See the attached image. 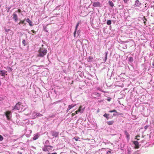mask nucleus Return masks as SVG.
<instances>
[{
  "instance_id": "b1692460",
  "label": "nucleus",
  "mask_w": 154,
  "mask_h": 154,
  "mask_svg": "<svg viewBox=\"0 0 154 154\" xmlns=\"http://www.w3.org/2000/svg\"><path fill=\"white\" fill-rule=\"evenodd\" d=\"M22 44L24 46H26V41L25 40H23L22 41Z\"/></svg>"
},
{
  "instance_id": "e433bc0d",
  "label": "nucleus",
  "mask_w": 154,
  "mask_h": 154,
  "mask_svg": "<svg viewBox=\"0 0 154 154\" xmlns=\"http://www.w3.org/2000/svg\"><path fill=\"white\" fill-rule=\"evenodd\" d=\"M10 29H6L5 30V31L6 32H8L9 31H10Z\"/></svg>"
},
{
  "instance_id": "37998d69",
  "label": "nucleus",
  "mask_w": 154,
  "mask_h": 154,
  "mask_svg": "<svg viewBox=\"0 0 154 154\" xmlns=\"http://www.w3.org/2000/svg\"><path fill=\"white\" fill-rule=\"evenodd\" d=\"M48 154H57V153L56 152H54V153H53L52 154H51L50 153H48Z\"/></svg>"
},
{
  "instance_id": "dca6fc26",
  "label": "nucleus",
  "mask_w": 154,
  "mask_h": 154,
  "mask_svg": "<svg viewBox=\"0 0 154 154\" xmlns=\"http://www.w3.org/2000/svg\"><path fill=\"white\" fill-rule=\"evenodd\" d=\"M109 5L111 7H113V6L114 5L113 3L112 2V1H109Z\"/></svg>"
},
{
  "instance_id": "a211bd4d",
  "label": "nucleus",
  "mask_w": 154,
  "mask_h": 154,
  "mask_svg": "<svg viewBox=\"0 0 154 154\" xmlns=\"http://www.w3.org/2000/svg\"><path fill=\"white\" fill-rule=\"evenodd\" d=\"M93 57H91V56H89V57H88V62H90V61H92V60L93 59Z\"/></svg>"
},
{
  "instance_id": "72a5a7b5",
  "label": "nucleus",
  "mask_w": 154,
  "mask_h": 154,
  "mask_svg": "<svg viewBox=\"0 0 154 154\" xmlns=\"http://www.w3.org/2000/svg\"><path fill=\"white\" fill-rule=\"evenodd\" d=\"M47 27H44V31H45L46 32H48V31L46 30Z\"/></svg>"
},
{
  "instance_id": "f03ea898",
  "label": "nucleus",
  "mask_w": 154,
  "mask_h": 154,
  "mask_svg": "<svg viewBox=\"0 0 154 154\" xmlns=\"http://www.w3.org/2000/svg\"><path fill=\"white\" fill-rule=\"evenodd\" d=\"M7 119L9 120L11 117V113L10 111H7L5 113Z\"/></svg>"
},
{
  "instance_id": "39448f33",
  "label": "nucleus",
  "mask_w": 154,
  "mask_h": 154,
  "mask_svg": "<svg viewBox=\"0 0 154 154\" xmlns=\"http://www.w3.org/2000/svg\"><path fill=\"white\" fill-rule=\"evenodd\" d=\"M51 133L52 136L55 137H57L59 134V133L58 132L55 131H51Z\"/></svg>"
},
{
  "instance_id": "4468645a",
  "label": "nucleus",
  "mask_w": 154,
  "mask_h": 154,
  "mask_svg": "<svg viewBox=\"0 0 154 154\" xmlns=\"http://www.w3.org/2000/svg\"><path fill=\"white\" fill-rule=\"evenodd\" d=\"M109 114H106V113H105L103 116L105 117L108 120L109 119Z\"/></svg>"
},
{
  "instance_id": "5701e85b",
  "label": "nucleus",
  "mask_w": 154,
  "mask_h": 154,
  "mask_svg": "<svg viewBox=\"0 0 154 154\" xmlns=\"http://www.w3.org/2000/svg\"><path fill=\"white\" fill-rule=\"evenodd\" d=\"M25 20V19H24L23 21H22V20L20 21V22L18 23V24L20 25L21 23L22 24H26L24 23Z\"/></svg>"
},
{
  "instance_id": "c03bdc74",
  "label": "nucleus",
  "mask_w": 154,
  "mask_h": 154,
  "mask_svg": "<svg viewBox=\"0 0 154 154\" xmlns=\"http://www.w3.org/2000/svg\"><path fill=\"white\" fill-rule=\"evenodd\" d=\"M107 100L108 101H110V98H108L107 99Z\"/></svg>"
},
{
  "instance_id": "09e8293b",
  "label": "nucleus",
  "mask_w": 154,
  "mask_h": 154,
  "mask_svg": "<svg viewBox=\"0 0 154 154\" xmlns=\"http://www.w3.org/2000/svg\"><path fill=\"white\" fill-rule=\"evenodd\" d=\"M110 152H111L110 151H108V152H107V153H108V152H110Z\"/></svg>"
},
{
  "instance_id": "a878e982",
  "label": "nucleus",
  "mask_w": 154,
  "mask_h": 154,
  "mask_svg": "<svg viewBox=\"0 0 154 154\" xmlns=\"http://www.w3.org/2000/svg\"><path fill=\"white\" fill-rule=\"evenodd\" d=\"M107 24L108 25H110L111 24V21L110 20H108L107 22Z\"/></svg>"
},
{
  "instance_id": "58836bf2",
  "label": "nucleus",
  "mask_w": 154,
  "mask_h": 154,
  "mask_svg": "<svg viewBox=\"0 0 154 154\" xmlns=\"http://www.w3.org/2000/svg\"><path fill=\"white\" fill-rule=\"evenodd\" d=\"M148 126L147 125L146 126L144 127V128L145 129H146L148 128Z\"/></svg>"
},
{
  "instance_id": "8fccbe9b",
  "label": "nucleus",
  "mask_w": 154,
  "mask_h": 154,
  "mask_svg": "<svg viewBox=\"0 0 154 154\" xmlns=\"http://www.w3.org/2000/svg\"><path fill=\"white\" fill-rule=\"evenodd\" d=\"M19 154H22V153H20Z\"/></svg>"
},
{
  "instance_id": "9b49d317",
  "label": "nucleus",
  "mask_w": 154,
  "mask_h": 154,
  "mask_svg": "<svg viewBox=\"0 0 154 154\" xmlns=\"http://www.w3.org/2000/svg\"><path fill=\"white\" fill-rule=\"evenodd\" d=\"M133 143L135 145L136 148L138 149L139 148V143L137 141H134L133 142Z\"/></svg>"
},
{
  "instance_id": "aec40b11",
  "label": "nucleus",
  "mask_w": 154,
  "mask_h": 154,
  "mask_svg": "<svg viewBox=\"0 0 154 154\" xmlns=\"http://www.w3.org/2000/svg\"><path fill=\"white\" fill-rule=\"evenodd\" d=\"M42 149L43 151L45 152L48 151V149L47 147L45 146V147L43 148Z\"/></svg>"
},
{
  "instance_id": "4c0bfd02",
  "label": "nucleus",
  "mask_w": 154,
  "mask_h": 154,
  "mask_svg": "<svg viewBox=\"0 0 154 154\" xmlns=\"http://www.w3.org/2000/svg\"><path fill=\"white\" fill-rule=\"evenodd\" d=\"M123 1L125 3H127L129 0H123Z\"/></svg>"
},
{
  "instance_id": "423d86ee",
  "label": "nucleus",
  "mask_w": 154,
  "mask_h": 154,
  "mask_svg": "<svg viewBox=\"0 0 154 154\" xmlns=\"http://www.w3.org/2000/svg\"><path fill=\"white\" fill-rule=\"evenodd\" d=\"M92 5L94 7H100L101 6V4L99 2H94L93 3Z\"/></svg>"
},
{
  "instance_id": "6e6552de",
  "label": "nucleus",
  "mask_w": 154,
  "mask_h": 154,
  "mask_svg": "<svg viewBox=\"0 0 154 154\" xmlns=\"http://www.w3.org/2000/svg\"><path fill=\"white\" fill-rule=\"evenodd\" d=\"M141 4V3L138 0H137L135 1V3L134 5L135 7H138Z\"/></svg>"
},
{
  "instance_id": "de8ad7c7",
  "label": "nucleus",
  "mask_w": 154,
  "mask_h": 154,
  "mask_svg": "<svg viewBox=\"0 0 154 154\" xmlns=\"http://www.w3.org/2000/svg\"><path fill=\"white\" fill-rule=\"evenodd\" d=\"M152 65L154 66V62L153 63Z\"/></svg>"
},
{
  "instance_id": "6ab92c4d",
  "label": "nucleus",
  "mask_w": 154,
  "mask_h": 154,
  "mask_svg": "<svg viewBox=\"0 0 154 154\" xmlns=\"http://www.w3.org/2000/svg\"><path fill=\"white\" fill-rule=\"evenodd\" d=\"M108 55V52H105V58L104 60V62H106V60L107 59V56Z\"/></svg>"
},
{
  "instance_id": "1a4fd4ad",
  "label": "nucleus",
  "mask_w": 154,
  "mask_h": 154,
  "mask_svg": "<svg viewBox=\"0 0 154 154\" xmlns=\"http://www.w3.org/2000/svg\"><path fill=\"white\" fill-rule=\"evenodd\" d=\"M82 108V106H79L78 109L77 110L75 111V113L76 114H78V113H79V112H80L81 113H82L83 112V110L82 111L81 110V109Z\"/></svg>"
},
{
  "instance_id": "cd10ccee",
  "label": "nucleus",
  "mask_w": 154,
  "mask_h": 154,
  "mask_svg": "<svg viewBox=\"0 0 154 154\" xmlns=\"http://www.w3.org/2000/svg\"><path fill=\"white\" fill-rule=\"evenodd\" d=\"M118 6L120 8V9H122L123 8V5H119Z\"/></svg>"
},
{
  "instance_id": "c756f323",
  "label": "nucleus",
  "mask_w": 154,
  "mask_h": 154,
  "mask_svg": "<svg viewBox=\"0 0 154 154\" xmlns=\"http://www.w3.org/2000/svg\"><path fill=\"white\" fill-rule=\"evenodd\" d=\"M109 112H115L116 113L117 112V111L116 110L114 109L112 110H110L109 111Z\"/></svg>"
},
{
  "instance_id": "79ce46f5",
  "label": "nucleus",
  "mask_w": 154,
  "mask_h": 154,
  "mask_svg": "<svg viewBox=\"0 0 154 154\" xmlns=\"http://www.w3.org/2000/svg\"><path fill=\"white\" fill-rule=\"evenodd\" d=\"M33 33H35V31H34V30H32L31 31Z\"/></svg>"
},
{
  "instance_id": "f3484780",
  "label": "nucleus",
  "mask_w": 154,
  "mask_h": 154,
  "mask_svg": "<svg viewBox=\"0 0 154 154\" xmlns=\"http://www.w3.org/2000/svg\"><path fill=\"white\" fill-rule=\"evenodd\" d=\"M125 135L126 136V137L127 138H129V135L128 134V133L127 132V131H125Z\"/></svg>"
},
{
  "instance_id": "473e14b6",
  "label": "nucleus",
  "mask_w": 154,
  "mask_h": 154,
  "mask_svg": "<svg viewBox=\"0 0 154 154\" xmlns=\"http://www.w3.org/2000/svg\"><path fill=\"white\" fill-rule=\"evenodd\" d=\"M3 139V137L1 135H0V141H2Z\"/></svg>"
},
{
  "instance_id": "3c124183",
  "label": "nucleus",
  "mask_w": 154,
  "mask_h": 154,
  "mask_svg": "<svg viewBox=\"0 0 154 154\" xmlns=\"http://www.w3.org/2000/svg\"><path fill=\"white\" fill-rule=\"evenodd\" d=\"M73 82V81H72V82Z\"/></svg>"
},
{
  "instance_id": "393cba45",
  "label": "nucleus",
  "mask_w": 154,
  "mask_h": 154,
  "mask_svg": "<svg viewBox=\"0 0 154 154\" xmlns=\"http://www.w3.org/2000/svg\"><path fill=\"white\" fill-rule=\"evenodd\" d=\"M79 23H77V25H76V28H75V31L74 32V36H75V32H76L77 29V27H78V26L79 25Z\"/></svg>"
},
{
  "instance_id": "4be33fe9",
  "label": "nucleus",
  "mask_w": 154,
  "mask_h": 154,
  "mask_svg": "<svg viewBox=\"0 0 154 154\" xmlns=\"http://www.w3.org/2000/svg\"><path fill=\"white\" fill-rule=\"evenodd\" d=\"M143 20L144 21L143 23L145 25L146 24V21H147V19L144 16L143 18Z\"/></svg>"
},
{
  "instance_id": "f8f14e48",
  "label": "nucleus",
  "mask_w": 154,
  "mask_h": 154,
  "mask_svg": "<svg viewBox=\"0 0 154 154\" xmlns=\"http://www.w3.org/2000/svg\"><path fill=\"white\" fill-rule=\"evenodd\" d=\"M42 114L40 113H36V114L32 116L33 119H35L37 117H39L42 116Z\"/></svg>"
},
{
  "instance_id": "9d476101",
  "label": "nucleus",
  "mask_w": 154,
  "mask_h": 154,
  "mask_svg": "<svg viewBox=\"0 0 154 154\" xmlns=\"http://www.w3.org/2000/svg\"><path fill=\"white\" fill-rule=\"evenodd\" d=\"M26 21L27 22L29 23V26H32V22L31 21L29 18H27L26 19Z\"/></svg>"
},
{
  "instance_id": "bb28decb",
  "label": "nucleus",
  "mask_w": 154,
  "mask_h": 154,
  "mask_svg": "<svg viewBox=\"0 0 154 154\" xmlns=\"http://www.w3.org/2000/svg\"><path fill=\"white\" fill-rule=\"evenodd\" d=\"M133 59L132 57H130L129 59V61L130 62H132L133 61Z\"/></svg>"
},
{
  "instance_id": "7ed1b4c3",
  "label": "nucleus",
  "mask_w": 154,
  "mask_h": 154,
  "mask_svg": "<svg viewBox=\"0 0 154 154\" xmlns=\"http://www.w3.org/2000/svg\"><path fill=\"white\" fill-rule=\"evenodd\" d=\"M21 103L20 102H18L17 103L16 105L13 108V110L17 109L19 110L20 109V105Z\"/></svg>"
},
{
  "instance_id": "412c9836",
  "label": "nucleus",
  "mask_w": 154,
  "mask_h": 154,
  "mask_svg": "<svg viewBox=\"0 0 154 154\" xmlns=\"http://www.w3.org/2000/svg\"><path fill=\"white\" fill-rule=\"evenodd\" d=\"M38 135H34L33 138V140H36L38 138Z\"/></svg>"
},
{
  "instance_id": "ea45409f",
  "label": "nucleus",
  "mask_w": 154,
  "mask_h": 154,
  "mask_svg": "<svg viewBox=\"0 0 154 154\" xmlns=\"http://www.w3.org/2000/svg\"><path fill=\"white\" fill-rule=\"evenodd\" d=\"M17 11H17H18L20 13V12H21V10H20V9H18V11Z\"/></svg>"
},
{
  "instance_id": "49530a36",
  "label": "nucleus",
  "mask_w": 154,
  "mask_h": 154,
  "mask_svg": "<svg viewBox=\"0 0 154 154\" xmlns=\"http://www.w3.org/2000/svg\"><path fill=\"white\" fill-rule=\"evenodd\" d=\"M1 84H2L1 82V81H0V85H1Z\"/></svg>"
},
{
  "instance_id": "c85d7f7f",
  "label": "nucleus",
  "mask_w": 154,
  "mask_h": 154,
  "mask_svg": "<svg viewBox=\"0 0 154 154\" xmlns=\"http://www.w3.org/2000/svg\"><path fill=\"white\" fill-rule=\"evenodd\" d=\"M49 143V141L48 140H47L45 143V145H48V144Z\"/></svg>"
},
{
  "instance_id": "a18cd8bd",
  "label": "nucleus",
  "mask_w": 154,
  "mask_h": 154,
  "mask_svg": "<svg viewBox=\"0 0 154 154\" xmlns=\"http://www.w3.org/2000/svg\"><path fill=\"white\" fill-rule=\"evenodd\" d=\"M113 115L114 116H116L117 115V114H116V113H114L113 114Z\"/></svg>"
},
{
  "instance_id": "c9c22d12",
  "label": "nucleus",
  "mask_w": 154,
  "mask_h": 154,
  "mask_svg": "<svg viewBox=\"0 0 154 154\" xmlns=\"http://www.w3.org/2000/svg\"><path fill=\"white\" fill-rule=\"evenodd\" d=\"M74 106H72L69 105V109H71L72 107H73Z\"/></svg>"
},
{
  "instance_id": "2eb2a0df",
  "label": "nucleus",
  "mask_w": 154,
  "mask_h": 154,
  "mask_svg": "<svg viewBox=\"0 0 154 154\" xmlns=\"http://www.w3.org/2000/svg\"><path fill=\"white\" fill-rule=\"evenodd\" d=\"M45 146L47 147V148L48 149V150H52L53 148L52 146H51L49 145H45Z\"/></svg>"
},
{
  "instance_id": "0eeeda50",
  "label": "nucleus",
  "mask_w": 154,
  "mask_h": 154,
  "mask_svg": "<svg viewBox=\"0 0 154 154\" xmlns=\"http://www.w3.org/2000/svg\"><path fill=\"white\" fill-rule=\"evenodd\" d=\"M12 16H13V19L14 20V21L16 22H17L18 20V18L17 15L15 14V13H14Z\"/></svg>"
},
{
  "instance_id": "20e7f679",
  "label": "nucleus",
  "mask_w": 154,
  "mask_h": 154,
  "mask_svg": "<svg viewBox=\"0 0 154 154\" xmlns=\"http://www.w3.org/2000/svg\"><path fill=\"white\" fill-rule=\"evenodd\" d=\"M5 75H7V71L5 70H0V75H1L4 77H5Z\"/></svg>"
},
{
  "instance_id": "f704fd0d",
  "label": "nucleus",
  "mask_w": 154,
  "mask_h": 154,
  "mask_svg": "<svg viewBox=\"0 0 154 154\" xmlns=\"http://www.w3.org/2000/svg\"><path fill=\"white\" fill-rule=\"evenodd\" d=\"M79 137H78V138H75V137H74V139H75V141H77L78 140V139H79Z\"/></svg>"
},
{
  "instance_id": "a19ab883",
  "label": "nucleus",
  "mask_w": 154,
  "mask_h": 154,
  "mask_svg": "<svg viewBox=\"0 0 154 154\" xmlns=\"http://www.w3.org/2000/svg\"><path fill=\"white\" fill-rule=\"evenodd\" d=\"M75 114H75V112L74 113H73L72 114V116H74Z\"/></svg>"
},
{
  "instance_id": "7c9ffc66",
  "label": "nucleus",
  "mask_w": 154,
  "mask_h": 154,
  "mask_svg": "<svg viewBox=\"0 0 154 154\" xmlns=\"http://www.w3.org/2000/svg\"><path fill=\"white\" fill-rule=\"evenodd\" d=\"M116 113L117 114V115H123V113H121L120 112H116Z\"/></svg>"
},
{
  "instance_id": "2f4dec72",
  "label": "nucleus",
  "mask_w": 154,
  "mask_h": 154,
  "mask_svg": "<svg viewBox=\"0 0 154 154\" xmlns=\"http://www.w3.org/2000/svg\"><path fill=\"white\" fill-rule=\"evenodd\" d=\"M140 137V136L139 135H138L137 136H135V139H137V140H139V139H137V137Z\"/></svg>"
},
{
  "instance_id": "f257e3e1",
  "label": "nucleus",
  "mask_w": 154,
  "mask_h": 154,
  "mask_svg": "<svg viewBox=\"0 0 154 154\" xmlns=\"http://www.w3.org/2000/svg\"><path fill=\"white\" fill-rule=\"evenodd\" d=\"M47 52V51L46 49L44 48H40L38 50L39 54L38 55V57H43L45 55Z\"/></svg>"
},
{
  "instance_id": "ddd939ff",
  "label": "nucleus",
  "mask_w": 154,
  "mask_h": 154,
  "mask_svg": "<svg viewBox=\"0 0 154 154\" xmlns=\"http://www.w3.org/2000/svg\"><path fill=\"white\" fill-rule=\"evenodd\" d=\"M108 125H111L113 124L114 123V121L113 120L108 121L106 122Z\"/></svg>"
}]
</instances>
